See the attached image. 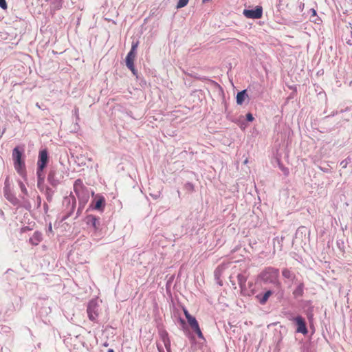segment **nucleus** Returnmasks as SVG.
<instances>
[{"label":"nucleus","mask_w":352,"mask_h":352,"mask_svg":"<svg viewBox=\"0 0 352 352\" xmlns=\"http://www.w3.org/2000/svg\"><path fill=\"white\" fill-rule=\"evenodd\" d=\"M138 46V42L133 43L130 52L126 57V65L131 71L134 76H137L138 72L135 68L134 61L136 57V50Z\"/></svg>","instance_id":"nucleus-1"},{"label":"nucleus","mask_w":352,"mask_h":352,"mask_svg":"<svg viewBox=\"0 0 352 352\" xmlns=\"http://www.w3.org/2000/svg\"><path fill=\"white\" fill-rule=\"evenodd\" d=\"M22 153L16 147L12 151V158L14 160V166L16 170L21 175L24 172L25 164L21 159Z\"/></svg>","instance_id":"nucleus-2"},{"label":"nucleus","mask_w":352,"mask_h":352,"mask_svg":"<svg viewBox=\"0 0 352 352\" xmlns=\"http://www.w3.org/2000/svg\"><path fill=\"white\" fill-rule=\"evenodd\" d=\"M279 276V270L273 267L266 268L261 274L263 280L265 282L274 283Z\"/></svg>","instance_id":"nucleus-3"},{"label":"nucleus","mask_w":352,"mask_h":352,"mask_svg":"<svg viewBox=\"0 0 352 352\" xmlns=\"http://www.w3.org/2000/svg\"><path fill=\"white\" fill-rule=\"evenodd\" d=\"M87 312L89 319L95 322L99 315V305L96 300L94 299L89 301L87 305Z\"/></svg>","instance_id":"nucleus-4"},{"label":"nucleus","mask_w":352,"mask_h":352,"mask_svg":"<svg viewBox=\"0 0 352 352\" xmlns=\"http://www.w3.org/2000/svg\"><path fill=\"white\" fill-rule=\"evenodd\" d=\"M243 15L248 19H261L263 16V8L261 6H256L254 10H244Z\"/></svg>","instance_id":"nucleus-5"},{"label":"nucleus","mask_w":352,"mask_h":352,"mask_svg":"<svg viewBox=\"0 0 352 352\" xmlns=\"http://www.w3.org/2000/svg\"><path fill=\"white\" fill-rule=\"evenodd\" d=\"M47 162V152L46 150H43L39 153V159L38 161V170L37 175L38 177H40L41 175V173L46 166Z\"/></svg>","instance_id":"nucleus-6"},{"label":"nucleus","mask_w":352,"mask_h":352,"mask_svg":"<svg viewBox=\"0 0 352 352\" xmlns=\"http://www.w3.org/2000/svg\"><path fill=\"white\" fill-rule=\"evenodd\" d=\"M294 321H295L297 325L296 332L301 333L303 335H306L308 333L305 321L302 316H296L294 318Z\"/></svg>","instance_id":"nucleus-7"},{"label":"nucleus","mask_w":352,"mask_h":352,"mask_svg":"<svg viewBox=\"0 0 352 352\" xmlns=\"http://www.w3.org/2000/svg\"><path fill=\"white\" fill-rule=\"evenodd\" d=\"M183 311H184V315L188 320V322L192 329H194L195 328L199 326L196 318L195 317H193L192 316H191L189 314L188 311L186 308H184Z\"/></svg>","instance_id":"nucleus-8"},{"label":"nucleus","mask_w":352,"mask_h":352,"mask_svg":"<svg viewBox=\"0 0 352 352\" xmlns=\"http://www.w3.org/2000/svg\"><path fill=\"white\" fill-rule=\"evenodd\" d=\"M42 234L39 232H35L30 239V243L33 245H37L42 241Z\"/></svg>","instance_id":"nucleus-9"},{"label":"nucleus","mask_w":352,"mask_h":352,"mask_svg":"<svg viewBox=\"0 0 352 352\" xmlns=\"http://www.w3.org/2000/svg\"><path fill=\"white\" fill-rule=\"evenodd\" d=\"M304 294V283H300L293 292V295L295 298L301 297Z\"/></svg>","instance_id":"nucleus-10"},{"label":"nucleus","mask_w":352,"mask_h":352,"mask_svg":"<svg viewBox=\"0 0 352 352\" xmlns=\"http://www.w3.org/2000/svg\"><path fill=\"white\" fill-rule=\"evenodd\" d=\"M83 188L84 185L81 179H77L75 181L74 184V190L77 195H79Z\"/></svg>","instance_id":"nucleus-11"},{"label":"nucleus","mask_w":352,"mask_h":352,"mask_svg":"<svg viewBox=\"0 0 352 352\" xmlns=\"http://www.w3.org/2000/svg\"><path fill=\"white\" fill-rule=\"evenodd\" d=\"M105 204L104 198L102 196L99 197L96 201L94 208L98 210H102Z\"/></svg>","instance_id":"nucleus-12"},{"label":"nucleus","mask_w":352,"mask_h":352,"mask_svg":"<svg viewBox=\"0 0 352 352\" xmlns=\"http://www.w3.org/2000/svg\"><path fill=\"white\" fill-rule=\"evenodd\" d=\"M247 96L248 95L246 94L245 89L239 92L236 95V103L239 105H241L243 103L245 97Z\"/></svg>","instance_id":"nucleus-13"},{"label":"nucleus","mask_w":352,"mask_h":352,"mask_svg":"<svg viewBox=\"0 0 352 352\" xmlns=\"http://www.w3.org/2000/svg\"><path fill=\"white\" fill-rule=\"evenodd\" d=\"M282 275L283 277H285L286 278L294 279L295 278V275L289 269H287V268H285L283 270Z\"/></svg>","instance_id":"nucleus-14"},{"label":"nucleus","mask_w":352,"mask_h":352,"mask_svg":"<svg viewBox=\"0 0 352 352\" xmlns=\"http://www.w3.org/2000/svg\"><path fill=\"white\" fill-rule=\"evenodd\" d=\"M272 294V292L269 290V291H267L264 295L263 296V297L261 298H260L259 300V302L262 305H264L266 303V302L267 301L268 298L270 297V296Z\"/></svg>","instance_id":"nucleus-15"},{"label":"nucleus","mask_w":352,"mask_h":352,"mask_svg":"<svg viewBox=\"0 0 352 352\" xmlns=\"http://www.w3.org/2000/svg\"><path fill=\"white\" fill-rule=\"evenodd\" d=\"M167 336H168V334L166 333L165 336L163 338V340H164V346H165L167 351L170 352V340H169V339H168V338Z\"/></svg>","instance_id":"nucleus-16"},{"label":"nucleus","mask_w":352,"mask_h":352,"mask_svg":"<svg viewBox=\"0 0 352 352\" xmlns=\"http://www.w3.org/2000/svg\"><path fill=\"white\" fill-rule=\"evenodd\" d=\"M192 330L195 332V333L197 335L199 338H200L201 340H204V335L200 329L199 326H198L197 327L195 328Z\"/></svg>","instance_id":"nucleus-17"},{"label":"nucleus","mask_w":352,"mask_h":352,"mask_svg":"<svg viewBox=\"0 0 352 352\" xmlns=\"http://www.w3.org/2000/svg\"><path fill=\"white\" fill-rule=\"evenodd\" d=\"M188 3V0H179L177 4V8H182L184 6H186Z\"/></svg>","instance_id":"nucleus-18"},{"label":"nucleus","mask_w":352,"mask_h":352,"mask_svg":"<svg viewBox=\"0 0 352 352\" xmlns=\"http://www.w3.org/2000/svg\"><path fill=\"white\" fill-rule=\"evenodd\" d=\"M0 8H1L3 10L7 9L8 6L6 0H0Z\"/></svg>","instance_id":"nucleus-19"},{"label":"nucleus","mask_w":352,"mask_h":352,"mask_svg":"<svg viewBox=\"0 0 352 352\" xmlns=\"http://www.w3.org/2000/svg\"><path fill=\"white\" fill-rule=\"evenodd\" d=\"M19 186H20V188L21 190V191L24 193V194H27L28 193V191H27V189L24 185V184L23 182H20L19 183Z\"/></svg>","instance_id":"nucleus-20"},{"label":"nucleus","mask_w":352,"mask_h":352,"mask_svg":"<svg viewBox=\"0 0 352 352\" xmlns=\"http://www.w3.org/2000/svg\"><path fill=\"white\" fill-rule=\"evenodd\" d=\"M246 119H247V120H248V121H249V122H252V121L254 120V117H253V116H252V113H248L246 115Z\"/></svg>","instance_id":"nucleus-21"},{"label":"nucleus","mask_w":352,"mask_h":352,"mask_svg":"<svg viewBox=\"0 0 352 352\" xmlns=\"http://www.w3.org/2000/svg\"><path fill=\"white\" fill-rule=\"evenodd\" d=\"M280 169L283 170V172L284 173V174H285V175H288V174H289V170H288V169H287V168H285V167H284V166H280Z\"/></svg>","instance_id":"nucleus-22"},{"label":"nucleus","mask_w":352,"mask_h":352,"mask_svg":"<svg viewBox=\"0 0 352 352\" xmlns=\"http://www.w3.org/2000/svg\"><path fill=\"white\" fill-rule=\"evenodd\" d=\"M97 219L96 217H92V224L94 227H96V222H97Z\"/></svg>","instance_id":"nucleus-23"},{"label":"nucleus","mask_w":352,"mask_h":352,"mask_svg":"<svg viewBox=\"0 0 352 352\" xmlns=\"http://www.w3.org/2000/svg\"><path fill=\"white\" fill-rule=\"evenodd\" d=\"M311 11L312 12V15L313 16H316V11L314 9H311Z\"/></svg>","instance_id":"nucleus-24"},{"label":"nucleus","mask_w":352,"mask_h":352,"mask_svg":"<svg viewBox=\"0 0 352 352\" xmlns=\"http://www.w3.org/2000/svg\"><path fill=\"white\" fill-rule=\"evenodd\" d=\"M49 230H50V232H52V225H51V224L50 225Z\"/></svg>","instance_id":"nucleus-25"},{"label":"nucleus","mask_w":352,"mask_h":352,"mask_svg":"<svg viewBox=\"0 0 352 352\" xmlns=\"http://www.w3.org/2000/svg\"><path fill=\"white\" fill-rule=\"evenodd\" d=\"M248 159H246V160L244 161V164H248Z\"/></svg>","instance_id":"nucleus-26"},{"label":"nucleus","mask_w":352,"mask_h":352,"mask_svg":"<svg viewBox=\"0 0 352 352\" xmlns=\"http://www.w3.org/2000/svg\"><path fill=\"white\" fill-rule=\"evenodd\" d=\"M311 317H312V315H308V318H309V319H311Z\"/></svg>","instance_id":"nucleus-27"},{"label":"nucleus","mask_w":352,"mask_h":352,"mask_svg":"<svg viewBox=\"0 0 352 352\" xmlns=\"http://www.w3.org/2000/svg\"><path fill=\"white\" fill-rule=\"evenodd\" d=\"M108 352H114L113 349H109Z\"/></svg>","instance_id":"nucleus-28"}]
</instances>
